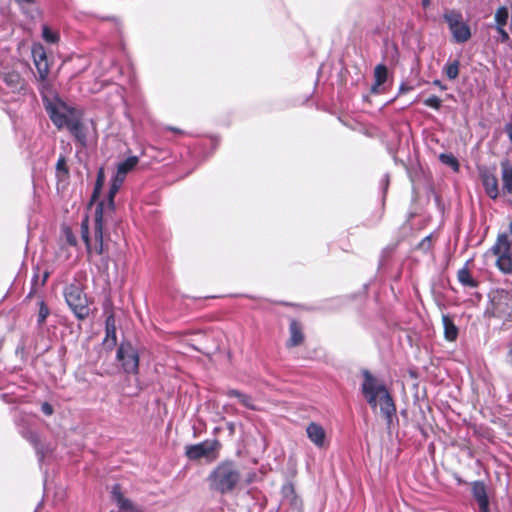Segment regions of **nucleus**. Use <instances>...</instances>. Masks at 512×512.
Instances as JSON below:
<instances>
[{"instance_id":"obj_7","label":"nucleus","mask_w":512,"mask_h":512,"mask_svg":"<svg viewBox=\"0 0 512 512\" xmlns=\"http://www.w3.org/2000/svg\"><path fill=\"white\" fill-rule=\"evenodd\" d=\"M103 226H81V237L89 254L95 252L98 255L104 253Z\"/></svg>"},{"instance_id":"obj_41","label":"nucleus","mask_w":512,"mask_h":512,"mask_svg":"<svg viewBox=\"0 0 512 512\" xmlns=\"http://www.w3.org/2000/svg\"><path fill=\"white\" fill-rule=\"evenodd\" d=\"M389 183H390V175L388 173H386L380 181V188L382 190L383 195L386 194L388 187H389Z\"/></svg>"},{"instance_id":"obj_50","label":"nucleus","mask_w":512,"mask_h":512,"mask_svg":"<svg viewBox=\"0 0 512 512\" xmlns=\"http://www.w3.org/2000/svg\"><path fill=\"white\" fill-rule=\"evenodd\" d=\"M433 85L439 87L441 90H446L447 89V86L445 84H443L439 79H435L433 81Z\"/></svg>"},{"instance_id":"obj_52","label":"nucleus","mask_w":512,"mask_h":512,"mask_svg":"<svg viewBox=\"0 0 512 512\" xmlns=\"http://www.w3.org/2000/svg\"><path fill=\"white\" fill-rule=\"evenodd\" d=\"M87 217L84 219V221L82 222V224H87Z\"/></svg>"},{"instance_id":"obj_46","label":"nucleus","mask_w":512,"mask_h":512,"mask_svg":"<svg viewBox=\"0 0 512 512\" xmlns=\"http://www.w3.org/2000/svg\"><path fill=\"white\" fill-rule=\"evenodd\" d=\"M384 90H385V88L382 85H377V82H375V81L370 88V92L372 94H379Z\"/></svg>"},{"instance_id":"obj_12","label":"nucleus","mask_w":512,"mask_h":512,"mask_svg":"<svg viewBox=\"0 0 512 512\" xmlns=\"http://www.w3.org/2000/svg\"><path fill=\"white\" fill-rule=\"evenodd\" d=\"M472 495L479 505L480 512H490L489 499L484 482L475 481L472 483Z\"/></svg>"},{"instance_id":"obj_36","label":"nucleus","mask_w":512,"mask_h":512,"mask_svg":"<svg viewBox=\"0 0 512 512\" xmlns=\"http://www.w3.org/2000/svg\"><path fill=\"white\" fill-rule=\"evenodd\" d=\"M423 103L425 106L433 108L434 110H439L442 106L441 99L436 95L426 98Z\"/></svg>"},{"instance_id":"obj_35","label":"nucleus","mask_w":512,"mask_h":512,"mask_svg":"<svg viewBox=\"0 0 512 512\" xmlns=\"http://www.w3.org/2000/svg\"><path fill=\"white\" fill-rule=\"evenodd\" d=\"M104 182H105L104 168L100 167L98 172H97V177H96V181H95L93 196H95L96 194H98L101 191V189H102V187L104 185Z\"/></svg>"},{"instance_id":"obj_37","label":"nucleus","mask_w":512,"mask_h":512,"mask_svg":"<svg viewBox=\"0 0 512 512\" xmlns=\"http://www.w3.org/2000/svg\"><path fill=\"white\" fill-rule=\"evenodd\" d=\"M63 235L67 241V243L71 246H75L77 244V238L73 234L71 226H65L63 229Z\"/></svg>"},{"instance_id":"obj_34","label":"nucleus","mask_w":512,"mask_h":512,"mask_svg":"<svg viewBox=\"0 0 512 512\" xmlns=\"http://www.w3.org/2000/svg\"><path fill=\"white\" fill-rule=\"evenodd\" d=\"M32 57L34 64H36L37 62L48 61L46 51L41 44H37L32 47Z\"/></svg>"},{"instance_id":"obj_38","label":"nucleus","mask_w":512,"mask_h":512,"mask_svg":"<svg viewBox=\"0 0 512 512\" xmlns=\"http://www.w3.org/2000/svg\"><path fill=\"white\" fill-rule=\"evenodd\" d=\"M24 14H29V6L35 3V0H14Z\"/></svg>"},{"instance_id":"obj_19","label":"nucleus","mask_w":512,"mask_h":512,"mask_svg":"<svg viewBox=\"0 0 512 512\" xmlns=\"http://www.w3.org/2000/svg\"><path fill=\"white\" fill-rule=\"evenodd\" d=\"M289 329H290V338L288 340L287 345L290 347H295V346L300 345L304 338L301 325L296 320H292L290 322Z\"/></svg>"},{"instance_id":"obj_2","label":"nucleus","mask_w":512,"mask_h":512,"mask_svg":"<svg viewBox=\"0 0 512 512\" xmlns=\"http://www.w3.org/2000/svg\"><path fill=\"white\" fill-rule=\"evenodd\" d=\"M362 377L361 392L363 397L372 409H376L379 406L380 412L386 420L387 427L390 428L396 415V406L391 394L383 381L376 378L368 370L362 371Z\"/></svg>"},{"instance_id":"obj_14","label":"nucleus","mask_w":512,"mask_h":512,"mask_svg":"<svg viewBox=\"0 0 512 512\" xmlns=\"http://www.w3.org/2000/svg\"><path fill=\"white\" fill-rule=\"evenodd\" d=\"M306 434L309 440L318 448H322L325 444L326 432L324 428L316 423L311 422L306 427Z\"/></svg>"},{"instance_id":"obj_20","label":"nucleus","mask_w":512,"mask_h":512,"mask_svg":"<svg viewBox=\"0 0 512 512\" xmlns=\"http://www.w3.org/2000/svg\"><path fill=\"white\" fill-rule=\"evenodd\" d=\"M442 323L444 327V336L448 341H455L458 337V328L453 320L448 315L442 316Z\"/></svg>"},{"instance_id":"obj_4","label":"nucleus","mask_w":512,"mask_h":512,"mask_svg":"<svg viewBox=\"0 0 512 512\" xmlns=\"http://www.w3.org/2000/svg\"><path fill=\"white\" fill-rule=\"evenodd\" d=\"M126 177L115 173L111 178L110 188L107 199L97 204L95 209V223L94 224H107L114 222L112 214L115 212L114 197L124 183Z\"/></svg>"},{"instance_id":"obj_45","label":"nucleus","mask_w":512,"mask_h":512,"mask_svg":"<svg viewBox=\"0 0 512 512\" xmlns=\"http://www.w3.org/2000/svg\"><path fill=\"white\" fill-rule=\"evenodd\" d=\"M413 90V86H409L407 85L405 82H402L399 86V89H398V94L397 96L401 95V94H404V93H407V92H410Z\"/></svg>"},{"instance_id":"obj_11","label":"nucleus","mask_w":512,"mask_h":512,"mask_svg":"<svg viewBox=\"0 0 512 512\" xmlns=\"http://www.w3.org/2000/svg\"><path fill=\"white\" fill-rule=\"evenodd\" d=\"M111 495L113 500L117 503L120 512H142L140 507L135 505L130 499L124 497L119 484H115L112 487Z\"/></svg>"},{"instance_id":"obj_25","label":"nucleus","mask_w":512,"mask_h":512,"mask_svg":"<svg viewBox=\"0 0 512 512\" xmlns=\"http://www.w3.org/2000/svg\"><path fill=\"white\" fill-rule=\"evenodd\" d=\"M39 272H40V268L38 266H36L34 268V275L32 277V280H31V284H32V289L30 291V294L32 293H36L37 290H38V287H41V286H44L48 277H49V272L47 270H45L42 274V277H41V280L39 279Z\"/></svg>"},{"instance_id":"obj_48","label":"nucleus","mask_w":512,"mask_h":512,"mask_svg":"<svg viewBox=\"0 0 512 512\" xmlns=\"http://www.w3.org/2000/svg\"><path fill=\"white\" fill-rule=\"evenodd\" d=\"M508 351H507V356H506V362L512 366V341H510L508 343Z\"/></svg>"},{"instance_id":"obj_5","label":"nucleus","mask_w":512,"mask_h":512,"mask_svg":"<svg viewBox=\"0 0 512 512\" xmlns=\"http://www.w3.org/2000/svg\"><path fill=\"white\" fill-rule=\"evenodd\" d=\"M64 297L77 318L85 319L89 315L88 299L79 284L73 283L66 286Z\"/></svg>"},{"instance_id":"obj_10","label":"nucleus","mask_w":512,"mask_h":512,"mask_svg":"<svg viewBox=\"0 0 512 512\" xmlns=\"http://www.w3.org/2000/svg\"><path fill=\"white\" fill-rule=\"evenodd\" d=\"M493 313L499 318L512 317V289L497 290L492 298Z\"/></svg>"},{"instance_id":"obj_13","label":"nucleus","mask_w":512,"mask_h":512,"mask_svg":"<svg viewBox=\"0 0 512 512\" xmlns=\"http://www.w3.org/2000/svg\"><path fill=\"white\" fill-rule=\"evenodd\" d=\"M1 79L11 92H21L25 89V81L17 71H7L1 74Z\"/></svg>"},{"instance_id":"obj_54","label":"nucleus","mask_w":512,"mask_h":512,"mask_svg":"<svg viewBox=\"0 0 512 512\" xmlns=\"http://www.w3.org/2000/svg\"><path fill=\"white\" fill-rule=\"evenodd\" d=\"M510 234H511V236H512V226H510Z\"/></svg>"},{"instance_id":"obj_44","label":"nucleus","mask_w":512,"mask_h":512,"mask_svg":"<svg viewBox=\"0 0 512 512\" xmlns=\"http://www.w3.org/2000/svg\"><path fill=\"white\" fill-rule=\"evenodd\" d=\"M41 410L42 412L47 415V416H50L53 414L54 410H53V407L51 404H49L48 402H44L42 405H41Z\"/></svg>"},{"instance_id":"obj_42","label":"nucleus","mask_w":512,"mask_h":512,"mask_svg":"<svg viewBox=\"0 0 512 512\" xmlns=\"http://www.w3.org/2000/svg\"><path fill=\"white\" fill-rule=\"evenodd\" d=\"M495 28L500 35V42L501 43L508 42L510 37H509V34L507 33V31L504 29V27H495Z\"/></svg>"},{"instance_id":"obj_51","label":"nucleus","mask_w":512,"mask_h":512,"mask_svg":"<svg viewBox=\"0 0 512 512\" xmlns=\"http://www.w3.org/2000/svg\"><path fill=\"white\" fill-rule=\"evenodd\" d=\"M229 429H230V431H231V432L233 431V429H234L233 424H230V425H229Z\"/></svg>"},{"instance_id":"obj_26","label":"nucleus","mask_w":512,"mask_h":512,"mask_svg":"<svg viewBox=\"0 0 512 512\" xmlns=\"http://www.w3.org/2000/svg\"><path fill=\"white\" fill-rule=\"evenodd\" d=\"M460 62L458 59L448 61L443 67V73L449 80H455L459 75Z\"/></svg>"},{"instance_id":"obj_30","label":"nucleus","mask_w":512,"mask_h":512,"mask_svg":"<svg viewBox=\"0 0 512 512\" xmlns=\"http://www.w3.org/2000/svg\"><path fill=\"white\" fill-rule=\"evenodd\" d=\"M509 18V10L506 6L499 7L494 15L495 27H504Z\"/></svg>"},{"instance_id":"obj_21","label":"nucleus","mask_w":512,"mask_h":512,"mask_svg":"<svg viewBox=\"0 0 512 512\" xmlns=\"http://www.w3.org/2000/svg\"><path fill=\"white\" fill-rule=\"evenodd\" d=\"M116 327H115V319L113 315H110L106 319V337L104 339V343L108 347H113L116 344Z\"/></svg>"},{"instance_id":"obj_43","label":"nucleus","mask_w":512,"mask_h":512,"mask_svg":"<svg viewBox=\"0 0 512 512\" xmlns=\"http://www.w3.org/2000/svg\"><path fill=\"white\" fill-rule=\"evenodd\" d=\"M49 311L48 308L45 307L43 304L40 307L39 314H38V322L43 323L48 316Z\"/></svg>"},{"instance_id":"obj_47","label":"nucleus","mask_w":512,"mask_h":512,"mask_svg":"<svg viewBox=\"0 0 512 512\" xmlns=\"http://www.w3.org/2000/svg\"><path fill=\"white\" fill-rule=\"evenodd\" d=\"M504 132L507 134L509 141L512 143V123L508 122L504 125Z\"/></svg>"},{"instance_id":"obj_15","label":"nucleus","mask_w":512,"mask_h":512,"mask_svg":"<svg viewBox=\"0 0 512 512\" xmlns=\"http://www.w3.org/2000/svg\"><path fill=\"white\" fill-rule=\"evenodd\" d=\"M481 181L486 194L492 199L497 198L499 194L497 177L492 173L485 172L481 174Z\"/></svg>"},{"instance_id":"obj_29","label":"nucleus","mask_w":512,"mask_h":512,"mask_svg":"<svg viewBox=\"0 0 512 512\" xmlns=\"http://www.w3.org/2000/svg\"><path fill=\"white\" fill-rule=\"evenodd\" d=\"M496 265L504 273L512 271V258L511 254L496 255Z\"/></svg>"},{"instance_id":"obj_53","label":"nucleus","mask_w":512,"mask_h":512,"mask_svg":"<svg viewBox=\"0 0 512 512\" xmlns=\"http://www.w3.org/2000/svg\"><path fill=\"white\" fill-rule=\"evenodd\" d=\"M429 0H423V4L426 5Z\"/></svg>"},{"instance_id":"obj_49","label":"nucleus","mask_w":512,"mask_h":512,"mask_svg":"<svg viewBox=\"0 0 512 512\" xmlns=\"http://www.w3.org/2000/svg\"><path fill=\"white\" fill-rule=\"evenodd\" d=\"M165 130L172 131V132L180 134V135L185 134V132L183 130H181L177 127H173V126H167V127H165Z\"/></svg>"},{"instance_id":"obj_39","label":"nucleus","mask_w":512,"mask_h":512,"mask_svg":"<svg viewBox=\"0 0 512 512\" xmlns=\"http://www.w3.org/2000/svg\"><path fill=\"white\" fill-rule=\"evenodd\" d=\"M418 248L424 252H428L431 249V236H426L418 245Z\"/></svg>"},{"instance_id":"obj_17","label":"nucleus","mask_w":512,"mask_h":512,"mask_svg":"<svg viewBox=\"0 0 512 512\" xmlns=\"http://www.w3.org/2000/svg\"><path fill=\"white\" fill-rule=\"evenodd\" d=\"M495 255L511 254V241L506 233L499 234L496 243L492 247Z\"/></svg>"},{"instance_id":"obj_8","label":"nucleus","mask_w":512,"mask_h":512,"mask_svg":"<svg viewBox=\"0 0 512 512\" xmlns=\"http://www.w3.org/2000/svg\"><path fill=\"white\" fill-rule=\"evenodd\" d=\"M220 442L217 439L205 440L201 443L186 446L185 454L190 460L207 458L215 460L218 457Z\"/></svg>"},{"instance_id":"obj_1","label":"nucleus","mask_w":512,"mask_h":512,"mask_svg":"<svg viewBox=\"0 0 512 512\" xmlns=\"http://www.w3.org/2000/svg\"><path fill=\"white\" fill-rule=\"evenodd\" d=\"M43 105L57 129L66 128L81 148L88 145V127L83 121L81 109L68 105L58 96H42Z\"/></svg>"},{"instance_id":"obj_27","label":"nucleus","mask_w":512,"mask_h":512,"mask_svg":"<svg viewBox=\"0 0 512 512\" xmlns=\"http://www.w3.org/2000/svg\"><path fill=\"white\" fill-rule=\"evenodd\" d=\"M389 72L385 64H378L374 68V81L377 85H384L388 80Z\"/></svg>"},{"instance_id":"obj_55","label":"nucleus","mask_w":512,"mask_h":512,"mask_svg":"<svg viewBox=\"0 0 512 512\" xmlns=\"http://www.w3.org/2000/svg\"><path fill=\"white\" fill-rule=\"evenodd\" d=\"M510 224H512V221L510 222Z\"/></svg>"},{"instance_id":"obj_23","label":"nucleus","mask_w":512,"mask_h":512,"mask_svg":"<svg viewBox=\"0 0 512 512\" xmlns=\"http://www.w3.org/2000/svg\"><path fill=\"white\" fill-rule=\"evenodd\" d=\"M138 162L139 158L137 156H130L118 163L116 172L126 177V175L136 167Z\"/></svg>"},{"instance_id":"obj_24","label":"nucleus","mask_w":512,"mask_h":512,"mask_svg":"<svg viewBox=\"0 0 512 512\" xmlns=\"http://www.w3.org/2000/svg\"><path fill=\"white\" fill-rule=\"evenodd\" d=\"M22 436L27 439L29 442H31L35 449L37 454L39 455L40 461L44 458V452L39 447V437L38 434L30 429L23 428L21 431Z\"/></svg>"},{"instance_id":"obj_40","label":"nucleus","mask_w":512,"mask_h":512,"mask_svg":"<svg viewBox=\"0 0 512 512\" xmlns=\"http://www.w3.org/2000/svg\"><path fill=\"white\" fill-rule=\"evenodd\" d=\"M209 142L211 145V151L207 154V156L212 154L218 148V146L220 144V137L217 135H211L209 137Z\"/></svg>"},{"instance_id":"obj_31","label":"nucleus","mask_w":512,"mask_h":512,"mask_svg":"<svg viewBox=\"0 0 512 512\" xmlns=\"http://www.w3.org/2000/svg\"><path fill=\"white\" fill-rule=\"evenodd\" d=\"M42 38L49 44H56L60 36L58 32L53 31L48 25L44 24L42 25Z\"/></svg>"},{"instance_id":"obj_16","label":"nucleus","mask_w":512,"mask_h":512,"mask_svg":"<svg viewBox=\"0 0 512 512\" xmlns=\"http://www.w3.org/2000/svg\"><path fill=\"white\" fill-rule=\"evenodd\" d=\"M501 178L504 192L512 193V163L505 159L501 161Z\"/></svg>"},{"instance_id":"obj_22","label":"nucleus","mask_w":512,"mask_h":512,"mask_svg":"<svg viewBox=\"0 0 512 512\" xmlns=\"http://www.w3.org/2000/svg\"><path fill=\"white\" fill-rule=\"evenodd\" d=\"M457 278H458V281L463 286L470 287V288H474L477 286L476 280L472 277V275L468 269V263H466V265L458 271Z\"/></svg>"},{"instance_id":"obj_18","label":"nucleus","mask_w":512,"mask_h":512,"mask_svg":"<svg viewBox=\"0 0 512 512\" xmlns=\"http://www.w3.org/2000/svg\"><path fill=\"white\" fill-rule=\"evenodd\" d=\"M225 394H226V396H228L230 398H233V397L237 398L239 400V402L241 403V405H243L247 409L257 410V407L254 404V400L250 395L245 394L236 389H229L225 392Z\"/></svg>"},{"instance_id":"obj_3","label":"nucleus","mask_w":512,"mask_h":512,"mask_svg":"<svg viewBox=\"0 0 512 512\" xmlns=\"http://www.w3.org/2000/svg\"><path fill=\"white\" fill-rule=\"evenodd\" d=\"M241 479L242 475L236 462L224 460L209 473L207 483L210 491L227 495L238 487Z\"/></svg>"},{"instance_id":"obj_32","label":"nucleus","mask_w":512,"mask_h":512,"mask_svg":"<svg viewBox=\"0 0 512 512\" xmlns=\"http://www.w3.org/2000/svg\"><path fill=\"white\" fill-rule=\"evenodd\" d=\"M439 160L441 163L449 166L453 169V171L457 172L459 170V162L457 158L451 153H441L439 155Z\"/></svg>"},{"instance_id":"obj_6","label":"nucleus","mask_w":512,"mask_h":512,"mask_svg":"<svg viewBox=\"0 0 512 512\" xmlns=\"http://www.w3.org/2000/svg\"><path fill=\"white\" fill-rule=\"evenodd\" d=\"M444 20L456 43L462 44L471 38V29L469 25L463 21V16L460 12L451 10L444 14Z\"/></svg>"},{"instance_id":"obj_33","label":"nucleus","mask_w":512,"mask_h":512,"mask_svg":"<svg viewBox=\"0 0 512 512\" xmlns=\"http://www.w3.org/2000/svg\"><path fill=\"white\" fill-rule=\"evenodd\" d=\"M34 65H35L36 70H37L38 80L43 84L44 82H46L48 74H49V64H48V61L37 62Z\"/></svg>"},{"instance_id":"obj_28","label":"nucleus","mask_w":512,"mask_h":512,"mask_svg":"<svg viewBox=\"0 0 512 512\" xmlns=\"http://www.w3.org/2000/svg\"><path fill=\"white\" fill-rule=\"evenodd\" d=\"M56 177L58 180H65L69 177V169L64 155H60L56 162Z\"/></svg>"},{"instance_id":"obj_9","label":"nucleus","mask_w":512,"mask_h":512,"mask_svg":"<svg viewBox=\"0 0 512 512\" xmlns=\"http://www.w3.org/2000/svg\"><path fill=\"white\" fill-rule=\"evenodd\" d=\"M117 359L126 373L136 374L139 369V354L130 343H122L117 350Z\"/></svg>"}]
</instances>
